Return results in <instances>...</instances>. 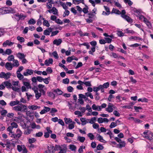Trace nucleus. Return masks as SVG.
Returning a JSON list of instances; mask_svg holds the SVG:
<instances>
[{"label":"nucleus","mask_w":153,"mask_h":153,"mask_svg":"<svg viewBox=\"0 0 153 153\" xmlns=\"http://www.w3.org/2000/svg\"><path fill=\"white\" fill-rule=\"evenodd\" d=\"M56 150H60L59 153H65L66 152L67 146L65 145H56L55 146Z\"/></svg>","instance_id":"f257e3e1"},{"label":"nucleus","mask_w":153,"mask_h":153,"mask_svg":"<svg viewBox=\"0 0 153 153\" xmlns=\"http://www.w3.org/2000/svg\"><path fill=\"white\" fill-rule=\"evenodd\" d=\"M126 12L125 10H123L122 11V14L121 15V17L126 20L127 22L129 23L132 22V20L128 16L126 15Z\"/></svg>","instance_id":"f03ea898"},{"label":"nucleus","mask_w":153,"mask_h":153,"mask_svg":"<svg viewBox=\"0 0 153 153\" xmlns=\"http://www.w3.org/2000/svg\"><path fill=\"white\" fill-rule=\"evenodd\" d=\"M143 134L145 135L143 137L149 140H151L152 137H153V133L149 130L146 131Z\"/></svg>","instance_id":"7ed1b4c3"},{"label":"nucleus","mask_w":153,"mask_h":153,"mask_svg":"<svg viewBox=\"0 0 153 153\" xmlns=\"http://www.w3.org/2000/svg\"><path fill=\"white\" fill-rule=\"evenodd\" d=\"M11 74L10 72L5 73L4 72H1L0 74V77L1 78H4L7 80L10 78Z\"/></svg>","instance_id":"20e7f679"},{"label":"nucleus","mask_w":153,"mask_h":153,"mask_svg":"<svg viewBox=\"0 0 153 153\" xmlns=\"http://www.w3.org/2000/svg\"><path fill=\"white\" fill-rule=\"evenodd\" d=\"M39 91L43 95H45L46 88L44 85L40 84L38 85Z\"/></svg>","instance_id":"39448f33"},{"label":"nucleus","mask_w":153,"mask_h":153,"mask_svg":"<svg viewBox=\"0 0 153 153\" xmlns=\"http://www.w3.org/2000/svg\"><path fill=\"white\" fill-rule=\"evenodd\" d=\"M115 106L112 104L109 103L108 107L105 108V110L108 112H112L115 108Z\"/></svg>","instance_id":"423d86ee"},{"label":"nucleus","mask_w":153,"mask_h":153,"mask_svg":"<svg viewBox=\"0 0 153 153\" xmlns=\"http://www.w3.org/2000/svg\"><path fill=\"white\" fill-rule=\"evenodd\" d=\"M50 13H52L54 15L58 16V12L57 9L54 7H53L51 9L48 10Z\"/></svg>","instance_id":"0eeeda50"},{"label":"nucleus","mask_w":153,"mask_h":153,"mask_svg":"<svg viewBox=\"0 0 153 153\" xmlns=\"http://www.w3.org/2000/svg\"><path fill=\"white\" fill-rule=\"evenodd\" d=\"M48 150L46 152L50 153H53L55 151L56 148L51 144L49 145L48 146Z\"/></svg>","instance_id":"6e6552de"},{"label":"nucleus","mask_w":153,"mask_h":153,"mask_svg":"<svg viewBox=\"0 0 153 153\" xmlns=\"http://www.w3.org/2000/svg\"><path fill=\"white\" fill-rule=\"evenodd\" d=\"M6 68L8 71L11 70L13 67L12 64L11 62H7L5 65Z\"/></svg>","instance_id":"1a4fd4ad"},{"label":"nucleus","mask_w":153,"mask_h":153,"mask_svg":"<svg viewBox=\"0 0 153 153\" xmlns=\"http://www.w3.org/2000/svg\"><path fill=\"white\" fill-rule=\"evenodd\" d=\"M62 42V40L61 39L59 38L56 39L53 41V44L57 46L61 45Z\"/></svg>","instance_id":"9d476101"},{"label":"nucleus","mask_w":153,"mask_h":153,"mask_svg":"<svg viewBox=\"0 0 153 153\" xmlns=\"http://www.w3.org/2000/svg\"><path fill=\"white\" fill-rule=\"evenodd\" d=\"M33 71V70L32 69H27L25 72H24L23 74L25 76H27L32 74Z\"/></svg>","instance_id":"9b49d317"},{"label":"nucleus","mask_w":153,"mask_h":153,"mask_svg":"<svg viewBox=\"0 0 153 153\" xmlns=\"http://www.w3.org/2000/svg\"><path fill=\"white\" fill-rule=\"evenodd\" d=\"M14 43V42H11L9 40H7L4 42L3 45L4 47H6L7 45L10 46L13 45Z\"/></svg>","instance_id":"f8f14e48"},{"label":"nucleus","mask_w":153,"mask_h":153,"mask_svg":"<svg viewBox=\"0 0 153 153\" xmlns=\"http://www.w3.org/2000/svg\"><path fill=\"white\" fill-rule=\"evenodd\" d=\"M28 79L27 78H25L22 80V82L23 85L26 86L27 88H30V86L29 83L27 82H25V81H27Z\"/></svg>","instance_id":"ddd939ff"},{"label":"nucleus","mask_w":153,"mask_h":153,"mask_svg":"<svg viewBox=\"0 0 153 153\" xmlns=\"http://www.w3.org/2000/svg\"><path fill=\"white\" fill-rule=\"evenodd\" d=\"M22 132L21 130L19 129H17L16 131V133L15 134L16 136V138H19L22 136Z\"/></svg>","instance_id":"4468645a"},{"label":"nucleus","mask_w":153,"mask_h":153,"mask_svg":"<svg viewBox=\"0 0 153 153\" xmlns=\"http://www.w3.org/2000/svg\"><path fill=\"white\" fill-rule=\"evenodd\" d=\"M97 138L98 140L102 143H107V141L103 139V137L99 134L97 135Z\"/></svg>","instance_id":"2eb2a0df"},{"label":"nucleus","mask_w":153,"mask_h":153,"mask_svg":"<svg viewBox=\"0 0 153 153\" xmlns=\"http://www.w3.org/2000/svg\"><path fill=\"white\" fill-rule=\"evenodd\" d=\"M142 21L149 28H150L152 26L151 23L146 17H144Z\"/></svg>","instance_id":"dca6fc26"},{"label":"nucleus","mask_w":153,"mask_h":153,"mask_svg":"<svg viewBox=\"0 0 153 153\" xmlns=\"http://www.w3.org/2000/svg\"><path fill=\"white\" fill-rule=\"evenodd\" d=\"M6 13H15V11L14 9L10 7H5Z\"/></svg>","instance_id":"f3484780"},{"label":"nucleus","mask_w":153,"mask_h":153,"mask_svg":"<svg viewBox=\"0 0 153 153\" xmlns=\"http://www.w3.org/2000/svg\"><path fill=\"white\" fill-rule=\"evenodd\" d=\"M16 56L19 59L22 60V59L25 58L26 55L22 53L19 52L16 54Z\"/></svg>","instance_id":"a211bd4d"},{"label":"nucleus","mask_w":153,"mask_h":153,"mask_svg":"<svg viewBox=\"0 0 153 153\" xmlns=\"http://www.w3.org/2000/svg\"><path fill=\"white\" fill-rule=\"evenodd\" d=\"M5 86L8 88H11L12 87V85L9 81H5L2 82Z\"/></svg>","instance_id":"6ab92c4d"},{"label":"nucleus","mask_w":153,"mask_h":153,"mask_svg":"<svg viewBox=\"0 0 153 153\" xmlns=\"http://www.w3.org/2000/svg\"><path fill=\"white\" fill-rule=\"evenodd\" d=\"M26 147L24 145H18L17 146V149L18 151L20 152H21L22 151H23V150L26 149Z\"/></svg>","instance_id":"aec40b11"},{"label":"nucleus","mask_w":153,"mask_h":153,"mask_svg":"<svg viewBox=\"0 0 153 153\" xmlns=\"http://www.w3.org/2000/svg\"><path fill=\"white\" fill-rule=\"evenodd\" d=\"M101 88H102L103 92H104V88H107L109 86V82H107L104 83L102 85H100Z\"/></svg>","instance_id":"412c9836"},{"label":"nucleus","mask_w":153,"mask_h":153,"mask_svg":"<svg viewBox=\"0 0 153 153\" xmlns=\"http://www.w3.org/2000/svg\"><path fill=\"white\" fill-rule=\"evenodd\" d=\"M100 90H101V93H103L101 85H99L98 87H94L93 88V91L94 92H97Z\"/></svg>","instance_id":"4be33fe9"},{"label":"nucleus","mask_w":153,"mask_h":153,"mask_svg":"<svg viewBox=\"0 0 153 153\" xmlns=\"http://www.w3.org/2000/svg\"><path fill=\"white\" fill-rule=\"evenodd\" d=\"M15 15L16 17L19 18V20H24L26 17V16L23 15L22 14H16Z\"/></svg>","instance_id":"5701e85b"},{"label":"nucleus","mask_w":153,"mask_h":153,"mask_svg":"<svg viewBox=\"0 0 153 153\" xmlns=\"http://www.w3.org/2000/svg\"><path fill=\"white\" fill-rule=\"evenodd\" d=\"M19 102H20L18 100L12 101L9 103V105L11 106H13L18 105L19 103Z\"/></svg>","instance_id":"b1692460"},{"label":"nucleus","mask_w":153,"mask_h":153,"mask_svg":"<svg viewBox=\"0 0 153 153\" xmlns=\"http://www.w3.org/2000/svg\"><path fill=\"white\" fill-rule=\"evenodd\" d=\"M53 60L51 58H50L48 59L45 60V64L47 66H48L50 64H52Z\"/></svg>","instance_id":"393cba45"},{"label":"nucleus","mask_w":153,"mask_h":153,"mask_svg":"<svg viewBox=\"0 0 153 153\" xmlns=\"http://www.w3.org/2000/svg\"><path fill=\"white\" fill-rule=\"evenodd\" d=\"M53 91L55 93L58 95H62L63 93V91L59 88H56V89H54Z\"/></svg>","instance_id":"a878e982"},{"label":"nucleus","mask_w":153,"mask_h":153,"mask_svg":"<svg viewBox=\"0 0 153 153\" xmlns=\"http://www.w3.org/2000/svg\"><path fill=\"white\" fill-rule=\"evenodd\" d=\"M73 2L75 4H78L81 3L84 4V0H73Z\"/></svg>","instance_id":"bb28decb"},{"label":"nucleus","mask_w":153,"mask_h":153,"mask_svg":"<svg viewBox=\"0 0 153 153\" xmlns=\"http://www.w3.org/2000/svg\"><path fill=\"white\" fill-rule=\"evenodd\" d=\"M88 123H89L91 124H93L95 123L96 120V118L94 117L91 118L90 119H87Z\"/></svg>","instance_id":"cd10ccee"},{"label":"nucleus","mask_w":153,"mask_h":153,"mask_svg":"<svg viewBox=\"0 0 153 153\" xmlns=\"http://www.w3.org/2000/svg\"><path fill=\"white\" fill-rule=\"evenodd\" d=\"M129 39L130 40L133 39L135 40H142V38L136 36H131L129 38Z\"/></svg>","instance_id":"c85d7f7f"},{"label":"nucleus","mask_w":153,"mask_h":153,"mask_svg":"<svg viewBox=\"0 0 153 153\" xmlns=\"http://www.w3.org/2000/svg\"><path fill=\"white\" fill-rule=\"evenodd\" d=\"M28 108L30 109L33 110H35L37 108H40V107L39 106H37L36 105H31L28 106Z\"/></svg>","instance_id":"c756f323"},{"label":"nucleus","mask_w":153,"mask_h":153,"mask_svg":"<svg viewBox=\"0 0 153 153\" xmlns=\"http://www.w3.org/2000/svg\"><path fill=\"white\" fill-rule=\"evenodd\" d=\"M13 61V63L12 64V65H13V67H17L19 66V61L17 60L14 59Z\"/></svg>","instance_id":"7c9ffc66"},{"label":"nucleus","mask_w":153,"mask_h":153,"mask_svg":"<svg viewBox=\"0 0 153 153\" xmlns=\"http://www.w3.org/2000/svg\"><path fill=\"white\" fill-rule=\"evenodd\" d=\"M27 109V107L25 105H20V111H25Z\"/></svg>","instance_id":"2f4dec72"},{"label":"nucleus","mask_w":153,"mask_h":153,"mask_svg":"<svg viewBox=\"0 0 153 153\" xmlns=\"http://www.w3.org/2000/svg\"><path fill=\"white\" fill-rule=\"evenodd\" d=\"M111 13H114L117 14H122V11L121 12L119 10L113 8L111 12Z\"/></svg>","instance_id":"473e14b6"},{"label":"nucleus","mask_w":153,"mask_h":153,"mask_svg":"<svg viewBox=\"0 0 153 153\" xmlns=\"http://www.w3.org/2000/svg\"><path fill=\"white\" fill-rule=\"evenodd\" d=\"M133 11L134 12V14L137 17L139 16L141 14V13L140 10H138L135 8H134L133 9Z\"/></svg>","instance_id":"72a5a7b5"},{"label":"nucleus","mask_w":153,"mask_h":153,"mask_svg":"<svg viewBox=\"0 0 153 153\" xmlns=\"http://www.w3.org/2000/svg\"><path fill=\"white\" fill-rule=\"evenodd\" d=\"M64 120L66 124H68L73 122L72 120L70 118L65 117L64 118Z\"/></svg>","instance_id":"f704fd0d"},{"label":"nucleus","mask_w":153,"mask_h":153,"mask_svg":"<svg viewBox=\"0 0 153 153\" xmlns=\"http://www.w3.org/2000/svg\"><path fill=\"white\" fill-rule=\"evenodd\" d=\"M32 129L31 128H28L25 129L24 132V134H25L28 135L31 133V132L32 131Z\"/></svg>","instance_id":"c9c22d12"},{"label":"nucleus","mask_w":153,"mask_h":153,"mask_svg":"<svg viewBox=\"0 0 153 153\" xmlns=\"http://www.w3.org/2000/svg\"><path fill=\"white\" fill-rule=\"evenodd\" d=\"M31 128H36L37 129H39L40 127L39 125H36V123H33L31 124Z\"/></svg>","instance_id":"e433bc0d"},{"label":"nucleus","mask_w":153,"mask_h":153,"mask_svg":"<svg viewBox=\"0 0 153 153\" xmlns=\"http://www.w3.org/2000/svg\"><path fill=\"white\" fill-rule=\"evenodd\" d=\"M42 19L44 20L43 22V25L44 26L48 27H49L50 25L48 22L46 20H45L44 18H42Z\"/></svg>","instance_id":"4c0bfd02"},{"label":"nucleus","mask_w":153,"mask_h":153,"mask_svg":"<svg viewBox=\"0 0 153 153\" xmlns=\"http://www.w3.org/2000/svg\"><path fill=\"white\" fill-rule=\"evenodd\" d=\"M35 97L36 100H38L42 95V93L40 92H39L38 91H35Z\"/></svg>","instance_id":"58836bf2"},{"label":"nucleus","mask_w":153,"mask_h":153,"mask_svg":"<svg viewBox=\"0 0 153 153\" xmlns=\"http://www.w3.org/2000/svg\"><path fill=\"white\" fill-rule=\"evenodd\" d=\"M85 138L83 137L78 136L77 140L81 143H83L85 140Z\"/></svg>","instance_id":"ea45409f"},{"label":"nucleus","mask_w":153,"mask_h":153,"mask_svg":"<svg viewBox=\"0 0 153 153\" xmlns=\"http://www.w3.org/2000/svg\"><path fill=\"white\" fill-rule=\"evenodd\" d=\"M12 53V51L11 49H7L5 50V51L4 52L3 55H4L5 54H7L8 55H10Z\"/></svg>","instance_id":"a19ab883"},{"label":"nucleus","mask_w":153,"mask_h":153,"mask_svg":"<svg viewBox=\"0 0 153 153\" xmlns=\"http://www.w3.org/2000/svg\"><path fill=\"white\" fill-rule=\"evenodd\" d=\"M16 75L17 78L20 80H22L24 79L23 75L20 73H16Z\"/></svg>","instance_id":"79ce46f5"},{"label":"nucleus","mask_w":153,"mask_h":153,"mask_svg":"<svg viewBox=\"0 0 153 153\" xmlns=\"http://www.w3.org/2000/svg\"><path fill=\"white\" fill-rule=\"evenodd\" d=\"M80 121L82 122L81 124L82 126L85 125L87 123H88L86 120L85 118H81L80 119Z\"/></svg>","instance_id":"37998d69"},{"label":"nucleus","mask_w":153,"mask_h":153,"mask_svg":"<svg viewBox=\"0 0 153 153\" xmlns=\"http://www.w3.org/2000/svg\"><path fill=\"white\" fill-rule=\"evenodd\" d=\"M36 23V21L33 19H30L28 22V23L29 25H34Z\"/></svg>","instance_id":"c03bdc74"},{"label":"nucleus","mask_w":153,"mask_h":153,"mask_svg":"<svg viewBox=\"0 0 153 153\" xmlns=\"http://www.w3.org/2000/svg\"><path fill=\"white\" fill-rule=\"evenodd\" d=\"M6 14L5 7L0 8V15Z\"/></svg>","instance_id":"a18cd8bd"},{"label":"nucleus","mask_w":153,"mask_h":153,"mask_svg":"<svg viewBox=\"0 0 153 153\" xmlns=\"http://www.w3.org/2000/svg\"><path fill=\"white\" fill-rule=\"evenodd\" d=\"M14 56L13 55H11L8 57L7 60L9 61H13L14 59Z\"/></svg>","instance_id":"49530a36"},{"label":"nucleus","mask_w":153,"mask_h":153,"mask_svg":"<svg viewBox=\"0 0 153 153\" xmlns=\"http://www.w3.org/2000/svg\"><path fill=\"white\" fill-rule=\"evenodd\" d=\"M104 134L105 135H106L107 134L109 136L110 138L111 139L113 137V136H114L113 133L109 130H108V131L107 133H105Z\"/></svg>","instance_id":"de8ad7c7"},{"label":"nucleus","mask_w":153,"mask_h":153,"mask_svg":"<svg viewBox=\"0 0 153 153\" xmlns=\"http://www.w3.org/2000/svg\"><path fill=\"white\" fill-rule=\"evenodd\" d=\"M75 122H73L71 123V124H70L68 126V128L69 129H72L74 128V124H75Z\"/></svg>","instance_id":"09e8293b"},{"label":"nucleus","mask_w":153,"mask_h":153,"mask_svg":"<svg viewBox=\"0 0 153 153\" xmlns=\"http://www.w3.org/2000/svg\"><path fill=\"white\" fill-rule=\"evenodd\" d=\"M17 39L21 42H24L25 41V39L23 37L20 36H18L17 37Z\"/></svg>","instance_id":"8fccbe9b"},{"label":"nucleus","mask_w":153,"mask_h":153,"mask_svg":"<svg viewBox=\"0 0 153 153\" xmlns=\"http://www.w3.org/2000/svg\"><path fill=\"white\" fill-rule=\"evenodd\" d=\"M125 31L126 33H130L132 34H134L135 32L132 30H129L128 28H127L125 30Z\"/></svg>","instance_id":"3c124183"},{"label":"nucleus","mask_w":153,"mask_h":153,"mask_svg":"<svg viewBox=\"0 0 153 153\" xmlns=\"http://www.w3.org/2000/svg\"><path fill=\"white\" fill-rule=\"evenodd\" d=\"M138 102L141 101L142 102H148V100L145 98H139L138 99Z\"/></svg>","instance_id":"603ef678"},{"label":"nucleus","mask_w":153,"mask_h":153,"mask_svg":"<svg viewBox=\"0 0 153 153\" xmlns=\"http://www.w3.org/2000/svg\"><path fill=\"white\" fill-rule=\"evenodd\" d=\"M75 114L78 115V117H82V116L83 114L80 111H76L74 112Z\"/></svg>","instance_id":"864d4df0"},{"label":"nucleus","mask_w":153,"mask_h":153,"mask_svg":"<svg viewBox=\"0 0 153 153\" xmlns=\"http://www.w3.org/2000/svg\"><path fill=\"white\" fill-rule=\"evenodd\" d=\"M87 135L91 140H93L94 139V136L92 133H89Z\"/></svg>","instance_id":"5fc2aeb1"},{"label":"nucleus","mask_w":153,"mask_h":153,"mask_svg":"<svg viewBox=\"0 0 153 153\" xmlns=\"http://www.w3.org/2000/svg\"><path fill=\"white\" fill-rule=\"evenodd\" d=\"M85 148V147L84 146H81L78 150V152L79 153H82L83 152V149Z\"/></svg>","instance_id":"6e6d98bb"},{"label":"nucleus","mask_w":153,"mask_h":153,"mask_svg":"<svg viewBox=\"0 0 153 153\" xmlns=\"http://www.w3.org/2000/svg\"><path fill=\"white\" fill-rule=\"evenodd\" d=\"M110 55L112 57L114 58H118L119 56L116 53H114V52H112L111 53H110Z\"/></svg>","instance_id":"4d7b16f0"},{"label":"nucleus","mask_w":153,"mask_h":153,"mask_svg":"<svg viewBox=\"0 0 153 153\" xmlns=\"http://www.w3.org/2000/svg\"><path fill=\"white\" fill-rule=\"evenodd\" d=\"M119 147L121 148L123 147H124L125 146L126 143L124 141H121L119 144Z\"/></svg>","instance_id":"13d9d810"},{"label":"nucleus","mask_w":153,"mask_h":153,"mask_svg":"<svg viewBox=\"0 0 153 153\" xmlns=\"http://www.w3.org/2000/svg\"><path fill=\"white\" fill-rule=\"evenodd\" d=\"M13 109L16 111H20V105L13 107Z\"/></svg>","instance_id":"bf43d9fd"},{"label":"nucleus","mask_w":153,"mask_h":153,"mask_svg":"<svg viewBox=\"0 0 153 153\" xmlns=\"http://www.w3.org/2000/svg\"><path fill=\"white\" fill-rule=\"evenodd\" d=\"M117 126V123L115 122H112L109 126V127L111 128H112L115 127Z\"/></svg>","instance_id":"052dcab7"},{"label":"nucleus","mask_w":153,"mask_h":153,"mask_svg":"<svg viewBox=\"0 0 153 153\" xmlns=\"http://www.w3.org/2000/svg\"><path fill=\"white\" fill-rule=\"evenodd\" d=\"M59 31L57 30L52 31L51 33V36L52 37L56 35L59 33Z\"/></svg>","instance_id":"680f3d73"},{"label":"nucleus","mask_w":153,"mask_h":153,"mask_svg":"<svg viewBox=\"0 0 153 153\" xmlns=\"http://www.w3.org/2000/svg\"><path fill=\"white\" fill-rule=\"evenodd\" d=\"M52 55L56 59H58V58L59 56L56 51L53 52L52 53Z\"/></svg>","instance_id":"e2e57ef3"},{"label":"nucleus","mask_w":153,"mask_h":153,"mask_svg":"<svg viewBox=\"0 0 153 153\" xmlns=\"http://www.w3.org/2000/svg\"><path fill=\"white\" fill-rule=\"evenodd\" d=\"M74 57V56H71L68 57L67 59V61L69 62H71L72 60H74L73 58Z\"/></svg>","instance_id":"0e129e2a"},{"label":"nucleus","mask_w":153,"mask_h":153,"mask_svg":"<svg viewBox=\"0 0 153 153\" xmlns=\"http://www.w3.org/2000/svg\"><path fill=\"white\" fill-rule=\"evenodd\" d=\"M97 150H102L104 149V147L101 144H98L97 146Z\"/></svg>","instance_id":"69168bd1"},{"label":"nucleus","mask_w":153,"mask_h":153,"mask_svg":"<svg viewBox=\"0 0 153 153\" xmlns=\"http://www.w3.org/2000/svg\"><path fill=\"white\" fill-rule=\"evenodd\" d=\"M69 82V80L68 78H66L64 79L62 81V82L65 84H68Z\"/></svg>","instance_id":"338daca9"},{"label":"nucleus","mask_w":153,"mask_h":153,"mask_svg":"<svg viewBox=\"0 0 153 153\" xmlns=\"http://www.w3.org/2000/svg\"><path fill=\"white\" fill-rule=\"evenodd\" d=\"M88 7L86 6L83 8V10H82V11L85 14H86L88 12Z\"/></svg>","instance_id":"774afa93"}]
</instances>
